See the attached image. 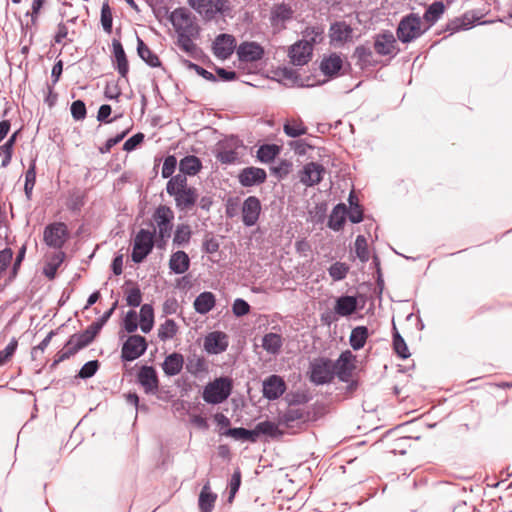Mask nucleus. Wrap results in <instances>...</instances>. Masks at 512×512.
I'll return each mask as SVG.
<instances>
[{
	"instance_id": "9d476101",
	"label": "nucleus",
	"mask_w": 512,
	"mask_h": 512,
	"mask_svg": "<svg viewBox=\"0 0 512 512\" xmlns=\"http://www.w3.org/2000/svg\"><path fill=\"white\" fill-rule=\"evenodd\" d=\"M68 236L67 226L62 222H55L45 227L43 240L49 247L60 249Z\"/></svg>"
},
{
	"instance_id": "a878e982",
	"label": "nucleus",
	"mask_w": 512,
	"mask_h": 512,
	"mask_svg": "<svg viewBox=\"0 0 512 512\" xmlns=\"http://www.w3.org/2000/svg\"><path fill=\"white\" fill-rule=\"evenodd\" d=\"M190 267V258L182 250L174 252L169 259V268L175 274H183Z\"/></svg>"
},
{
	"instance_id": "4d7b16f0",
	"label": "nucleus",
	"mask_w": 512,
	"mask_h": 512,
	"mask_svg": "<svg viewBox=\"0 0 512 512\" xmlns=\"http://www.w3.org/2000/svg\"><path fill=\"white\" fill-rule=\"evenodd\" d=\"M99 368L97 360H91L85 363L78 372V377L81 379H88L95 375Z\"/></svg>"
},
{
	"instance_id": "774afa93",
	"label": "nucleus",
	"mask_w": 512,
	"mask_h": 512,
	"mask_svg": "<svg viewBox=\"0 0 512 512\" xmlns=\"http://www.w3.org/2000/svg\"><path fill=\"white\" fill-rule=\"evenodd\" d=\"M144 140V135L142 133L134 134L132 137H130L123 145V149L125 151H132L134 150L140 143H142Z\"/></svg>"
},
{
	"instance_id": "b1692460",
	"label": "nucleus",
	"mask_w": 512,
	"mask_h": 512,
	"mask_svg": "<svg viewBox=\"0 0 512 512\" xmlns=\"http://www.w3.org/2000/svg\"><path fill=\"white\" fill-rule=\"evenodd\" d=\"M358 300L355 296L343 295L336 299L334 311L341 317H347L356 312Z\"/></svg>"
},
{
	"instance_id": "6e6552de",
	"label": "nucleus",
	"mask_w": 512,
	"mask_h": 512,
	"mask_svg": "<svg viewBox=\"0 0 512 512\" xmlns=\"http://www.w3.org/2000/svg\"><path fill=\"white\" fill-rule=\"evenodd\" d=\"M155 234V229L153 231L141 229L136 234L134 239L133 251L131 255L133 262L141 263L152 251L154 246Z\"/></svg>"
},
{
	"instance_id": "dca6fc26",
	"label": "nucleus",
	"mask_w": 512,
	"mask_h": 512,
	"mask_svg": "<svg viewBox=\"0 0 512 512\" xmlns=\"http://www.w3.org/2000/svg\"><path fill=\"white\" fill-rule=\"evenodd\" d=\"M330 43L339 47L352 40L353 29L345 21H337L331 24L329 29Z\"/></svg>"
},
{
	"instance_id": "423d86ee",
	"label": "nucleus",
	"mask_w": 512,
	"mask_h": 512,
	"mask_svg": "<svg viewBox=\"0 0 512 512\" xmlns=\"http://www.w3.org/2000/svg\"><path fill=\"white\" fill-rule=\"evenodd\" d=\"M427 28H422V20L418 14L410 13L398 24L396 35L402 43H410L419 38Z\"/></svg>"
},
{
	"instance_id": "20e7f679",
	"label": "nucleus",
	"mask_w": 512,
	"mask_h": 512,
	"mask_svg": "<svg viewBox=\"0 0 512 512\" xmlns=\"http://www.w3.org/2000/svg\"><path fill=\"white\" fill-rule=\"evenodd\" d=\"M233 381L229 377H219L209 382L203 390L202 398L208 404H220L231 395Z\"/></svg>"
},
{
	"instance_id": "2f4dec72",
	"label": "nucleus",
	"mask_w": 512,
	"mask_h": 512,
	"mask_svg": "<svg viewBox=\"0 0 512 512\" xmlns=\"http://www.w3.org/2000/svg\"><path fill=\"white\" fill-rule=\"evenodd\" d=\"M137 53L139 57L145 61L150 67H160L161 61L159 57L151 51V49L144 43V41L137 37Z\"/></svg>"
},
{
	"instance_id": "72a5a7b5",
	"label": "nucleus",
	"mask_w": 512,
	"mask_h": 512,
	"mask_svg": "<svg viewBox=\"0 0 512 512\" xmlns=\"http://www.w3.org/2000/svg\"><path fill=\"white\" fill-rule=\"evenodd\" d=\"M217 495L210 491L209 483H206L199 495L198 506L201 512H211L214 508Z\"/></svg>"
},
{
	"instance_id": "4468645a",
	"label": "nucleus",
	"mask_w": 512,
	"mask_h": 512,
	"mask_svg": "<svg viewBox=\"0 0 512 512\" xmlns=\"http://www.w3.org/2000/svg\"><path fill=\"white\" fill-rule=\"evenodd\" d=\"M325 168L323 165L316 162H309L305 164L299 172L300 182L308 187L317 185L323 179Z\"/></svg>"
},
{
	"instance_id": "8fccbe9b",
	"label": "nucleus",
	"mask_w": 512,
	"mask_h": 512,
	"mask_svg": "<svg viewBox=\"0 0 512 512\" xmlns=\"http://www.w3.org/2000/svg\"><path fill=\"white\" fill-rule=\"evenodd\" d=\"M279 147L276 145H262L257 151V157L261 162L269 163L278 155Z\"/></svg>"
},
{
	"instance_id": "f704fd0d",
	"label": "nucleus",
	"mask_w": 512,
	"mask_h": 512,
	"mask_svg": "<svg viewBox=\"0 0 512 512\" xmlns=\"http://www.w3.org/2000/svg\"><path fill=\"white\" fill-rule=\"evenodd\" d=\"M444 12L445 5L442 1H435L430 4L423 15L424 21L429 24L427 29L434 25L441 18Z\"/></svg>"
},
{
	"instance_id": "3c124183",
	"label": "nucleus",
	"mask_w": 512,
	"mask_h": 512,
	"mask_svg": "<svg viewBox=\"0 0 512 512\" xmlns=\"http://www.w3.org/2000/svg\"><path fill=\"white\" fill-rule=\"evenodd\" d=\"M36 182V167L35 162L33 161L26 171L25 174V184H24V191L27 199L31 198L33 188L35 186Z\"/></svg>"
},
{
	"instance_id": "09e8293b",
	"label": "nucleus",
	"mask_w": 512,
	"mask_h": 512,
	"mask_svg": "<svg viewBox=\"0 0 512 512\" xmlns=\"http://www.w3.org/2000/svg\"><path fill=\"white\" fill-rule=\"evenodd\" d=\"M216 158L222 164H235L239 161V153L234 149L221 147L216 154Z\"/></svg>"
},
{
	"instance_id": "aec40b11",
	"label": "nucleus",
	"mask_w": 512,
	"mask_h": 512,
	"mask_svg": "<svg viewBox=\"0 0 512 512\" xmlns=\"http://www.w3.org/2000/svg\"><path fill=\"white\" fill-rule=\"evenodd\" d=\"M228 345V336L221 331L211 332L204 339V349L209 354H220L226 351Z\"/></svg>"
},
{
	"instance_id": "bb28decb",
	"label": "nucleus",
	"mask_w": 512,
	"mask_h": 512,
	"mask_svg": "<svg viewBox=\"0 0 512 512\" xmlns=\"http://www.w3.org/2000/svg\"><path fill=\"white\" fill-rule=\"evenodd\" d=\"M112 46L116 69L122 77H126L129 71V65L124 48L121 42L116 39H113Z\"/></svg>"
},
{
	"instance_id": "1a4fd4ad",
	"label": "nucleus",
	"mask_w": 512,
	"mask_h": 512,
	"mask_svg": "<svg viewBox=\"0 0 512 512\" xmlns=\"http://www.w3.org/2000/svg\"><path fill=\"white\" fill-rule=\"evenodd\" d=\"M334 365L326 358L315 359L310 364V381L316 385L329 383L334 378Z\"/></svg>"
},
{
	"instance_id": "338daca9",
	"label": "nucleus",
	"mask_w": 512,
	"mask_h": 512,
	"mask_svg": "<svg viewBox=\"0 0 512 512\" xmlns=\"http://www.w3.org/2000/svg\"><path fill=\"white\" fill-rule=\"evenodd\" d=\"M184 63L187 65L188 68L193 69L198 75H200L204 79L208 81H216V77L214 76V74L204 69L203 67L195 63H192L188 60H185Z\"/></svg>"
},
{
	"instance_id": "5fc2aeb1",
	"label": "nucleus",
	"mask_w": 512,
	"mask_h": 512,
	"mask_svg": "<svg viewBox=\"0 0 512 512\" xmlns=\"http://www.w3.org/2000/svg\"><path fill=\"white\" fill-rule=\"evenodd\" d=\"M393 347H394L396 354L400 358L406 359L410 356V352L408 350V347H407L404 339L401 337V335L397 331L393 335Z\"/></svg>"
},
{
	"instance_id": "f3484780",
	"label": "nucleus",
	"mask_w": 512,
	"mask_h": 512,
	"mask_svg": "<svg viewBox=\"0 0 512 512\" xmlns=\"http://www.w3.org/2000/svg\"><path fill=\"white\" fill-rule=\"evenodd\" d=\"M137 380L146 394H155L159 388V379L154 367L144 365L137 374Z\"/></svg>"
},
{
	"instance_id": "052dcab7",
	"label": "nucleus",
	"mask_w": 512,
	"mask_h": 512,
	"mask_svg": "<svg viewBox=\"0 0 512 512\" xmlns=\"http://www.w3.org/2000/svg\"><path fill=\"white\" fill-rule=\"evenodd\" d=\"M232 312L236 317H242L250 312V305L244 299L237 298L232 304Z\"/></svg>"
},
{
	"instance_id": "c03bdc74",
	"label": "nucleus",
	"mask_w": 512,
	"mask_h": 512,
	"mask_svg": "<svg viewBox=\"0 0 512 512\" xmlns=\"http://www.w3.org/2000/svg\"><path fill=\"white\" fill-rule=\"evenodd\" d=\"M283 131L287 136L296 138L305 135L307 133V127L301 121L292 119L285 122Z\"/></svg>"
},
{
	"instance_id": "412c9836",
	"label": "nucleus",
	"mask_w": 512,
	"mask_h": 512,
	"mask_svg": "<svg viewBox=\"0 0 512 512\" xmlns=\"http://www.w3.org/2000/svg\"><path fill=\"white\" fill-rule=\"evenodd\" d=\"M240 61L256 62L263 58L264 48L257 42H243L237 48Z\"/></svg>"
},
{
	"instance_id": "39448f33",
	"label": "nucleus",
	"mask_w": 512,
	"mask_h": 512,
	"mask_svg": "<svg viewBox=\"0 0 512 512\" xmlns=\"http://www.w3.org/2000/svg\"><path fill=\"white\" fill-rule=\"evenodd\" d=\"M169 20L177 35H199L200 33V27L196 22V17L185 7L176 8L172 11Z\"/></svg>"
},
{
	"instance_id": "603ef678",
	"label": "nucleus",
	"mask_w": 512,
	"mask_h": 512,
	"mask_svg": "<svg viewBox=\"0 0 512 512\" xmlns=\"http://www.w3.org/2000/svg\"><path fill=\"white\" fill-rule=\"evenodd\" d=\"M348 271L349 266L343 262H335L328 269L329 275L334 281L343 280L347 276Z\"/></svg>"
},
{
	"instance_id": "393cba45",
	"label": "nucleus",
	"mask_w": 512,
	"mask_h": 512,
	"mask_svg": "<svg viewBox=\"0 0 512 512\" xmlns=\"http://www.w3.org/2000/svg\"><path fill=\"white\" fill-rule=\"evenodd\" d=\"M305 421V413L298 407H289L285 412L279 416V425L286 428H293L299 423Z\"/></svg>"
},
{
	"instance_id": "bf43d9fd",
	"label": "nucleus",
	"mask_w": 512,
	"mask_h": 512,
	"mask_svg": "<svg viewBox=\"0 0 512 512\" xmlns=\"http://www.w3.org/2000/svg\"><path fill=\"white\" fill-rule=\"evenodd\" d=\"M112 21L111 9L107 3H104L101 8V24L103 29L108 33L112 30Z\"/></svg>"
},
{
	"instance_id": "de8ad7c7",
	"label": "nucleus",
	"mask_w": 512,
	"mask_h": 512,
	"mask_svg": "<svg viewBox=\"0 0 512 512\" xmlns=\"http://www.w3.org/2000/svg\"><path fill=\"white\" fill-rule=\"evenodd\" d=\"M187 371L192 375H198L207 371V363L204 357L193 355L187 359Z\"/></svg>"
},
{
	"instance_id": "79ce46f5",
	"label": "nucleus",
	"mask_w": 512,
	"mask_h": 512,
	"mask_svg": "<svg viewBox=\"0 0 512 512\" xmlns=\"http://www.w3.org/2000/svg\"><path fill=\"white\" fill-rule=\"evenodd\" d=\"M368 338V328L365 326H358L354 328L350 334V345L354 350H360L364 347Z\"/></svg>"
},
{
	"instance_id": "a211bd4d",
	"label": "nucleus",
	"mask_w": 512,
	"mask_h": 512,
	"mask_svg": "<svg viewBox=\"0 0 512 512\" xmlns=\"http://www.w3.org/2000/svg\"><path fill=\"white\" fill-rule=\"evenodd\" d=\"M312 51V43L309 41H298L290 47L289 57L294 65L303 66L311 59Z\"/></svg>"
},
{
	"instance_id": "f03ea898",
	"label": "nucleus",
	"mask_w": 512,
	"mask_h": 512,
	"mask_svg": "<svg viewBox=\"0 0 512 512\" xmlns=\"http://www.w3.org/2000/svg\"><path fill=\"white\" fill-rule=\"evenodd\" d=\"M189 6L200 14L205 21H212L218 16H230L232 9L228 0H188Z\"/></svg>"
},
{
	"instance_id": "864d4df0",
	"label": "nucleus",
	"mask_w": 512,
	"mask_h": 512,
	"mask_svg": "<svg viewBox=\"0 0 512 512\" xmlns=\"http://www.w3.org/2000/svg\"><path fill=\"white\" fill-rule=\"evenodd\" d=\"M355 252L357 257L362 261L366 262L369 260V251H368V245L367 240L365 236L358 235L355 240Z\"/></svg>"
},
{
	"instance_id": "6ab92c4d",
	"label": "nucleus",
	"mask_w": 512,
	"mask_h": 512,
	"mask_svg": "<svg viewBox=\"0 0 512 512\" xmlns=\"http://www.w3.org/2000/svg\"><path fill=\"white\" fill-rule=\"evenodd\" d=\"M286 390L285 381L278 375H270L263 381V397L268 400L280 398Z\"/></svg>"
},
{
	"instance_id": "4be33fe9",
	"label": "nucleus",
	"mask_w": 512,
	"mask_h": 512,
	"mask_svg": "<svg viewBox=\"0 0 512 512\" xmlns=\"http://www.w3.org/2000/svg\"><path fill=\"white\" fill-rule=\"evenodd\" d=\"M235 49V38L229 34H220L213 42V52L217 58H229Z\"/></svg>"
},
{
	"instance_id": "58836bf2",
	"label": "nucleus",
	"mask_w": 512,
	"mask_h": 512,
	"mask_svg": "<svg viewBox=\"0 0 512 512\" xmlns=\"http://www.w3.org/2000/svg\"><path fill=\"white\" fill-rule=\"evenodd\" d=\"M320 68L325 75L334 76L342 68V59L340 56L333 54L322 60Z\"/></svg>"
},
{
	"instance_id": "7c9ffc66",
	"label": "nucleus",
	"mask_w": 512,
	"mask_h": 512,
	"mask_svg": "<svg viewBox=\"0 0 512 512\" xmlns=\"http://www.w3.org/2000/svg\"><path fill=\"white\" fill-rule=\"evenodd\" d=\"M346 215V205L342 203L336 205L329 216L328 227L333 229L334 231H339L340 229H342L345 223Z\"/></svg>"
},
{
	"instance_id": "9b49d317",
	"label": "nucleus",
	"mask_w": 512,
	"mask_h": 512,
	"mask_svg": "<svg viewBox=\"0 0 512 512\" xmlns=\"http://www.w3.org/2000/svg\"><path fill=\"white\" fill-rule=\"evenodd\" d=\"M147 342L143 336L132 335L124 342L121 358L124 361H134L145 353Z\"/></svg>"
},
{
	"instance_id": "cd10ccee",
	"label": "nucleus",
	"mask_w": 512,
	"mask_h": 512,
	"mask_svg": "<svg viewBox=\"0 0 512 512\" xmlns=\"http://www.w3.org/2000/svg\"><path fill=\"white\" fill-rule=\"evenodd\" d=\"M183 365V356L174 352L165 358L162 364V369L167 376H175L181 372Z\"/></svg>"
},
{
	"instance_id": "0eeeda50",
	"label": "nucleus",
	"mask_w": 512,
	"mask_h": 512,
	"mask_svg": "<svg viewBox=\"0 0 512 512\" xmlns=\"http://www.w3.org/2000/svg\"><path fill=\"white\" fill-rule=\"evenodd\" d=\"M174 217L173 210L166 205L158 206L153 213L152 218L158 229V237L164 243L171 237Z\"/></svg>"
},
{
	"instance_id": "4c0bfd02",
	"label": "nucleus",
	"mask_w": 512,
	"mask_h": 512,
	"mask_svg": "<svg viewBox=\"0 0 512 512\" xmlns=\"http://www.w3.org/2000/svg\"><path fill=\"white\" fill-rule=\"evenodd\" d=\"M254 432L256 433V440L258 437L263 434L270 437H280L283 435V431L279 429V423L276 424L271 421H262L259 422L255 428Z\"/></svg>"
},
{
	"instance_id": "c85d7f7f",
	"label": "nucleus",
	"mask_w": 512,
	"mask_h": 512,
	"mask_svg": "<svg viewBox=\"0 0 512 512\" xmlns=\"http://www.w3.org/2000/svg\"><path fill=\"white\" fill-rule=\"evenodd\" d=\"M216 303L215 295L212 292L200 293L194 301V309L197 313L205 315L210 312Z\"/></svg>"
},
{
	"instance_id": "c756f323",
	"label": "nucleus",
	"mask_w": 512,
	"mask_h": 512,
	"mask_svg": "<svg viewBox=\"0 0 512 512\" xmlns=\"http://www.w3.org/2000/svg\"><path fill=\"white\" fill-rule=\"evenodd\" d=\"M202 168L200 159L194 155L185 156L180 160L179 163V174H183L187 177L196 175Z\"/></svg>"
},
{
	"instance_id": "49530a36",
	"label": "nucleus",
	"mask_w": 512,
	"mask_h": 512,
	"mask_svg": "<svg viewBox=\"0 0 512 512\" xmlns=\"http://www.w3.org/2000/svg\"><path fill=\"white\" fill-rule=\"evenodd\" d=\"M178 331V326L173 319H166L158 328V337L161 341L172 339Z\"/></svg>"
},
{
	"instance_id": "f257e3e1",
	"label": "nucleus",
	"mask_w": 512,
	"mask_h": 512,
	"mask_svg": "<svg viewBox=\"0 0 512 512\" xmlns=\"http://www.w3.org/2000/svg\"><path fill=\"white\" fill-rule=\"evenodd\" d=\"M166 191L174 197L175 205L180 211L191 210L198 198L196 188L188 186L187 177L183 174L173 176L167 182Z\"/></svg>"
},
{
	"instance_id": "473e14b6",
	"label": "nucleus",
	"mask_w": 512,
	"mask_h": 512,
	"mask_svg": "<svg viewBox=\"0 0 512 512\" xmlns=\"http://www.w3.org/2000/svg\"><path fill=\"white\" fill-rule=\"evenodd\" d=\"M282 345L283 339L280 334L270 332L265 334L262 338L263 349L271 355H277Z\"/></svg>"
},
{
	"instance_id": "e433bc0d",
	"label": "nucleus",
	"mask_w": 512,
	"mask_h": 512,
	"mask_svg": "<svg viewBox=\"0 0 512 512\" xmlns=\"http://www.w3.org/2000/svg\"><path fill=\"white\" fill-rule=\"evenodd\" d=\"M222 435L231 437L235 440H241V441H249V442H256V433L254 432V429L248 430L246 428H228L227 430L221 432Z\"/></svg>"
},
{
	"instance_id": "f8f14e48",
	"label": "nucleus",
	"mask_w": 512,
	"mask_h": 512,
	"mask_svg": "<svg viewBox=\"0 0 512 512\" xmlns=\"http://www.w3.org/2000/svg\"><path fill=\"white\" fill-rule=\"evenodd\" d=\"M374 49L380 56L395 57L399 52L396 38L390 31H384L374 37Z\"/></svg>"
},
{
	"instance_id": "2eb2a0df",
	"label": "nucleus",
	"mask_w": 512,
	"mask_h": 512,
	"mask_svg": "<svg viewBox=\"0 0 512 512\" xmlns=\"http://www.w3.org/2000/svg\"><path fill=\"white\" fill-rule=\"evenodd\" d=\"M294 11L289 4H275L270 13V23L275 30H282L286 27V23L293 18Z\"/></svg>"
},
{
	"instance_id": "ea45409f",
	"label": "nucleus",
	"mask_w": 512,
	"mask_h": 512,
	"mask_svg": "<svg viewBox=\"0 0 512 512\" xmlns=\"http://www.w3.org/2000/svg\"><path fill=\"white\" fill-rule=\"evenodd\" d=\"M154 324V310L152 305L144 304L140 309V329L143 333L152 330Z\"/></svg>"
},
{
	"instance_id": "0e129e2a",
	"label": "nucleus",
	"mask_w": 512,
	"mask_h": 512,
	"mask_svg": "<svg viewBox=\"0 0 512 512\" xmlns=\"http://www.w3.org/2000/svg\"><path fill=\"white\" fill-rule=\"evenodd\" d=\"M71 114L75 120H83L86 117V106L82 100H76L71 105Z\"/></svg>"
},
{
	"instance_id": "69168bd1",
	"label": "nucleus",
	"mask_w": 512,
	"mask_h": 512,
	"mask_svg": "<svg viewBox=\"0 0 512 512\" xmlns=\"http://www.w3.org/2000/svg\"><path fill=\"white\" fill-rule=\"evenodd\" d=\"M289 147L298 155L303 156L307 153L308 149H311L312 146L307 143L304 139H298L291 141L289 143Z\"/></svg>"
},
{
	"instance_id": "5701e85b",
	"label": "nucleus",
	"mask_w": 512,
	"mask_h": 512,
	"mask_svg": "<svg viewBox=\"0 0 512 512\" xmlns=\"http://www.w3.org/2000/svg\"><path fill=\"white\" fill-rule=\"evenodd\" d=\"M267 174L264 169L258 167L244 168L238 176L239 182L244 187H252L265 182Z\"/></svg>"
},
{
	"instance_id": "680f3d73",
	"label": "nucleus",
	"mask_w": 512,
	"mask_h": 512,
	"mask_svg": "<svg viewBox=\"0 0 512 512\" xmlns=\"http://www.w3.org/2000/svg\"><path fill=\"white\" fill-rule=\"evenodd\" d=\"M127 305L131 307H138L142 301V293L138 287L129 289L126 293Z\"/></svg>"
},
{
	"instance_id": "e2e57ef3",
	"label": "nucleus",
	"mask_w": 512,
	"mask_h": 512,
	"mask_svg": "<svg viewBox=\"0 0 512 512\" xmlns=\"http://www.w3.org/2000/svg\"><path fill=\"white\" fill-rule=\"evenodd\" d=\"M18 346V342L13 338L8 345L0 351V365L5 364L15 353Z\"/></svg>"
},
{
	"instance_id": "7ed1b4c3",
	"label": "nucleus",
	"mask_w": 512,
	"mask_h": 512,
	"mask_svg": "<svg viewBox=\"0 0 512 512\" xmlns=\"http://www.w3.org/2000/svg\"><path fill=\"white\" fill-rule=\"evenodd\" d=\"M100 332L98 324H91L81 333L73 334L58 354L57 361H64L88 346Z\"/></svg>"
},
{
	"instance_id": "6e6d98bb",
	"label": "nucleus",
	"mask_w": 512,
	"mask_h": 512,
	"mask_svg": "<svg viewBox=\"0 0 512 512\" xmlns=\"http://www.w3.org/2000/svg\"><path fill=\"white\" fill-rule=\"evenodd\" d=\"M353 193L349 195L350 209H347V216L352 223H359L363 220V211L358 204L352 203Z\"/></svg>"
},
{
	"instance_id": "a18cd8bd",
	"label": "nucleus",
	"mask_w": 512,
	"mask_h": 512,
	"mask_svg": "<svg viewBox=\"0 0 512 512\" xmlns=\"http://www.w3.org/2000/svg\"><path fill=\"white\" fill-rule=\"evenodd\" d=\"M192 235L191 228L188 224H179L176 227L173 244L176 246H185L189 243Z\"/></svg>"
},
{
	"instance_id": "a19ab883",
	"label": "nucleus",
	"mask_w": 512,
	"mask_h": 512,
	"mask_svg": "<svg viewBox=\"0 0 512 512\" xmlns=\"http://www.w3.org/2000/svg\"><path fill=\"white\" fill-rule=\"evenodd\" d=\"M199 35H189V34H180L177 35V46L187 53L190 56H195L198 52V47L194 43V39H196Z\"/></svg>"
},
{
	"instance_id": "13d9d810",
	"label": "nucleus",
	"mask_w": 512,
	"mask_h": 512,
	"mask_svg": "<svg viewBox=\"0 0 512 512\" xmlns=\"http://www.w3.org/2000/svg\"><path fill=\"white\" fill-rule=\"evenodd\" d=\"M176 165H177L176 157L174 155L167 156L165 158L163 166H162V171H161L162 177L163 178L170 177V179H171L173 177L172 174L175 171Z\"/></svg>"
},
{
	"instance_id": "37998d69",
	"label": "nucleus",
	"mask_w": 512,
	"mask_h": 512,
	"mask_svg": "<svg viewBox=\"0 0 512 512\" xmlns=\"http://www.w3.org/2000/svg\"><path fill=\"white\" fill-rule=\"evenodd\" d=\"M353 57L357 59V64L361 68L373 64V52L368 46L360 45L356 47Z\"/></svg>"
},
{
	"instance_id": "ddd939ff",
	"label": "nucleus",
	"mask_w": 512,
	"mask_h": 512,
	"mask_svg": "<svg viewBox=\"0 0 512 512\" xmlns=\"http://www.w3.org/2000/svg\"><path fill=\"white\" fill-rule=\"evenodd\" d=\"M242 222L246 227L254 226L261 213V202L256 196L247 197L242 204Z\"/></svg>"
},
{
	"instance_id": "c9c22d12",
	"label": "nucleus",
	"mask_w": 512,
	"mask_h": 512,
	"mask_svg": "<svg viewBox=\"0 0 512 512\" xmlns=\"http://www.w3.org/2000/svg\"><path fill=\"white\" fill-rule=\"evenodd\" d=\"M472 13H465L461 18H456L447 24L446 30L456 32L459 30H466L473 26V23L478 20Z\"/></svg>"
}]
</instances>
